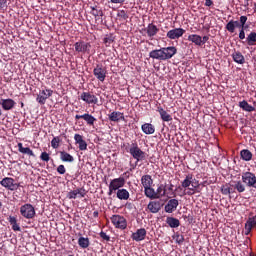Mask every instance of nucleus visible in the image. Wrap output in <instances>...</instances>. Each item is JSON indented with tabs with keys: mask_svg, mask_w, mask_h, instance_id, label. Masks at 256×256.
<instances>
[{
	"mask_svg": "<svg viewBox=\"0 0 256 256\" xmlns=\"http://www.w3.org/2000/svg\"><path fill=\"white\" fill-rule=\"evenodd\" d=\"M199 187V181H196V179L193 178L192 174L187 175L182 181V188L187 189V192L185 193L187 196L195 195Z\"/></svg>",
	"mask_w": 256,
	"mask_h": 256,
	"instance_id": "nucleus-1",
	"label": "nucleus"
},
{
	"mask_svg": "<svg viewBox=\"0 0 256 256\" xmlns=\"http://www.w3.org/2000/svg\"><path fill=\"white\" fill-rule=\"evenodd\" d=\"M125 150L136 160V163L146 158V153L139 148L137 142L132 143L130 149L125 148Z\"/></svg>",
	"mask_w": 256,
	"mask_h": 256,
	"instance_id": "nucleus-2",
	"label": "nucleus"
},
{
	"mask_svg": "<svg viewBox=\"0 0 256 256\" xmlns=\"http://www.w3.org/2000/svg\"><path fill=\"white\" fill-rule=\"evenodd\" d=\"M20 214L25 219L31 220L35 217V208L30 203L24 204L20 207Z\"/></svg>",
	"mask_w": 256,
	"mask_h": 256,
	"instance_id": "nucleus-3",
	"label": "nucleus"
},
{
	"mask_svg": "<svg viewBox=\"0 0 256 256\" xmlns=\"http://www.w3.org/2000/svg\"><path fill=\"white\" fill-rule=\"evenodd\" d=\"M241 183L245 184L249 188L256 190V175L252 172H246L242 174Z\"/></svg>",
	"mask_w": 256,
	"mask_h": 256,
	"instance_id": "nucleus-4",
	"label": "nucleus"
},
{
	"mask_svg": "<svg viewBox=\"0 0 256 256\" xmlns=\"http://www.w3.org/2000/svg\"><path fill=\"white\" fill-rule=\"evenodd\" d=\"M125 183L126 180L123 177L114 178L112 181H110L108 196H112L114 191L123 188Z\"/></svg>",
	"mask_w": 256,
	"mask_h": 256,
	"instance_id": "nucleus-5",
	"label": "nucleus"
},
{
	"mask_svg": "<svg viewBox=\"0 0 256 256\" xmlns=\"http://www.w3.org/2000/svg\"><path fill=\"white\" fill-rule=\"evenodd\" d=\"M110 222H112L113 226L116 229L125 230L127 228V220L123 216L113 215L110 217Z\"/></svg>",
	"mask_w": 256,
	"mask_h": 256,
	"instance_id": "nucleus-6",
	"label": "nucleus"
},
{
	"mask_svg": "<svg viewBox=\"0 0 256 256\" xmlns=\"http://www.w3.org/2000/svg\"><path fill=\"white\" fill-rule=\"evenodd\" d=\"M158 50L160 51V53L162 54L166 61L170 60L178 52L177 47L175 46L162 47Z\"/></svg>",
	"mask_w": 256,
	"mask_h": 256,
	"instance_id": "nucleus-7",
	"label": "nucleus"
},
{
	"mask_svg": "<svg viewBox=\"0 0 256 256\" xmlns=\"http://www.w3.org/2000/svg\"><path fill=\"white\" fill-rule=\"evenodd\" d=\"M92 74L101 83H103L105 81V79L107 78V70L105 68H102V65H97L94 68V70H92Z\"/></svg>",
	"mask_w": 256,
	"mask_h": 256,
	"instance_id": "nucleus-8",
	"label": "nucleus"
},
{
	"mask_svg": "<svg viewBox=\"0 0 256 256\" xmlns=\"http://www.w3.org/2000/svg\"><path fill=\"white\" fill-rule=\"evenodd\" d=\"M75 51L77 53H82V54H89L90 49H91V44L86 41H77L75 44Z\"/></svg>",
	"mask_w": 256,
	"mask_h": 256,
	"instance_id": "nucleus-9",
	"label": "nucleus"
},
{
	"mask_svg": "<svg viewBox=\"0 0 256 256\" xmlns=\"http://www.w3.org/2000/svg\"><path fill=\"white\" fill-rule=\"evenodd\" d=\"M53 95V90L46 89V90H41L36 96V102H38L40 105H45L46 100L52 97Z\"/></svg>",
	"mask_w": 256,
	"mask_h": 256,
	"instance_id": "nucleus-10",
	"label": "nucleus"
},
{
	"mask_svg": "<svg viewBox=\"0 0 256 256\" xmlns=\"http://www.w3.org/2000/svg\"><path fill=\"white\" fill-rule=\"evenodd\" d=\"M80 100L88 105H97L98 103L96 95H93L90 92H82V94H80Z\"/></svg>",
	"mask_w": 256,
	"mask_h": 256,
	"instance_id": "nucleus-11",
	"label": "nucleus"
},
{
	"mask_svg": "<svg viewBox=\"0 0 256 256\" xmlns=\"http://www.w3.org/2000/svg\"><path fill=\"white\" fill-rule=\"evenodd\" d=\"M1 186L9 191H16L19 188V184H15V179L6 177L0 182Z\"/></svg>",
	"mask_w": 256,
	"mask_h": 256,
	"instance_id": "nucleus-12",
	"label": "nucleus"
},
{
	"mask_svg": "<svg viewBox=\"0 0 256 256\" xmlns=\"http://www.w3.org/2000/svg\"><path fill=\"white\" fill-rule=\"evenodd\" d=\"M185 33L186 30L183 28H174L167 32V38H169V40H178L179 38H182Z\"/></svg>",
	"mask_w": 256,
	"mask_h": 256,
	"instance_id": "nucleus-13",
	"label": "nucleus"
},
{
	"mask_svg": "<svg viewBox=\"0 0 256 256\" xmlns=\"http://www.w3.org/2000/svg\"><path fill=\"white\" fill-rule=\"evenodd\" d=\"M85 197H86V190L84 188H78L66 194V198L69 200L77 199V198H85Z\"/></svg>",
	"mask_w": 256,
	"mask_h": 256,
	"instance_id": "nucleus-14",
	"label": "nucleus"
},
{
	"mask_svg": "<svg viewBox=\"0 0 256 256\" xmlns=\"http://www.w3.org/2000/svg\"><path fill=\"white\" fill-rule=\"evenodd\" d=\"M178 206H179V200L177 199L168 200L167 204H165L164 206V212L168 214L174 213L175 211H177Z\"/></svg>",
	"mask_w": 256,
	"mask_h": 256,
	"instance_id": "nucleus-15",
	"label": "nucleus"
},
{
	"mask_svg": "<svg viewBox=\"0 0 256 256\" xmlns=\"http://www.w3.org/2000/svg\"><path fill=\"white\" fill-rule=\"evenodd\" d=\"M248 21L247 16H241L239 17V21L230 20V23L236 26L239 30L247 29L248 26L246 25Z\"/></svg>",
	"mask_w": 256,
	"mask_h": 256,
	"instance_id": "nucleus-16",
	"label": "nucleus"
},
{
	"mask_svg": "<svg viewBox=\"0 0 256 256\" xmlns=\"http://www.w3.org/2000/svg\"><path fill=\"white\" fill-rule=\"evenodd\" d=\"M0 105L2 106L3 111H11L15 108L16 102L11 98L1 99Z\"/></svg>",
	"mask_w": 256,
	"mask_h": 256,
	"instance_id": "nucleus-17",
	"label": "nucleus"
},
{
	"mask_svg": "<svg viewBox=\"0 0 256 256\" xmlns=\"http://www.w3.org/2000/svg\"><path fill=\"white\" fill-rule=\"evenodd\" d=\"M81 119L86 121L88 126H94V122L97 121V119L94 116L90 115L89 113L75 116L76 121L81 120Z\"/></svg>",
	"mask_w": 256,
	"mask_h": 256,
	"instance_id": "nucleus-18",
	"label": "nucleus"
},
{
	"mask_svg": "<svg viewBox=\"0 0 256 256\" xmlns=\"http://www.w3.org/2000/svg\"><path fill=\"white\" fill-rule=\"evenodd\" d=\"M146 237V229H138L136 232L132 233L131 239L134 240L135 242H141L144 241Z\"/></svg>",
	"mask_w": 256,
	"mask_h": 256,
	"instance_id": "nucleus-19",
	"label": "nucleus"
},
{
	"mask_svg": "<svg viewBox=\"0 0 256 256\" xmlns=\"http://www.w3.org/2000/svg\"><path fill=\"white\" fill-rule=\"evenodd\" d=\"M73 139L75 140V144L79 145L80 151H86L87 150V142L83 139V136L80 134H75L73 136Z\"/></svg>",
	"mask_w": 256,
	"mask_h": 256,
	"instance_id": "nucleus-20",
	"label": "nucleus"
},
{
	"mask_svg": "<svg viewBox=\"0 0 256 256\" xmlns=\"http://www.w3.org/2000/svg\"><path fill=\"white\" fill-rule=\"evenodd\" d=\"M161 207L162 205L160 201H150L149 204H147V210H149L150 213L153 214L159 213Z\"/></svg>",
	"mask_w": 256,
	"mask_h": 256,
	"instance_id": "nucleus-21",
	"label": "nucleus"
},
{
	"mask_svg": "<svg viewBox=\"0 0 256 256\" xmlns=\"http://www.w3.org/2000/svg\"><path fill=\"white\" fill-rule=\"evenodd\" d=\"M145 31H146L147 37H149L150 39H153L157 35V33H159V28H157L155 24L150 23L149 25H147Z\"/></svg>",
	"mask_w": 256,
	"mask_h": 256,
	"instance_id": "nucleus-22",
	"label": "nucleus"
},
{
	"mask_svg": "<svg viewBox=\"0 0 256 256\" xmlns=\"http://www.w3.org/2000/svg\"><path fill=\"white\" fill-rule=\"evenodd\" d=\"M253 228H256V216L250 217L245 224V235L251 234Z\"/></svg>",
	"mask_w": 256,
	"mask_h": 256,
	"instance_id": "nucleus-23",
	"label": "nucleus"
},
{
	"mask_svg": "<svg viewBox=\"0 0 256 256\" xmlns=\"http://www.w3.org/2000/svg\"><path fill=\"white\" fill-rule=\"evenodd\" d=\"M157 113L160 114V119L164 122H171L172 121V116L163 109V107L158 106L157 107Z\"/></svg>",
	"mask_w": 256,
	"mask_h": 256,
	"instance_id": "nucleus-24",
	"label": "nucleus"
},
{
	"mask_svg": "<svg viewBox=\"0 0 256 256\" xmlns=\"http://www.w3.org/2000/svg\"><path fill=\"white\" fill-rule=\"evenodd\" d=\"M108 119L109 121H112V122L124 121V114L119 111H113L108 115Z\"/></svg>",
	"mask_w": 256,
	"mask_h": 256,
	"instance_id": "nucleus-25",
	"label": "nucleus"
},
{
	"mask_svg": "<svg viewBox=\"0 0 256 256\" xmlns=\"http://www.w3.org/2000/svg\"><path fill=\"white\" fill-rule=\"evenodd\" d=\"M117 199L127 201L130 199V192L127 189H119L116 192Z\"/></svg>",
	"mask_w": 256,
	"mask_h": 256,
	"instance_id": "nucleus-26",
	"label": "nucleus"
},
{
	"mask_svg": "<svg viewBox=\"0 0 256 256\" xmlns=\"http://www.w3.org/2000/svg\"><path fill=\"white\" fill-rule=\"evenodd\" d=\"M145 189V196L149 199H160V195L157 194L154 188L152 187H143Z\"/></svg>",
	"mask_w": 256,
	"mask_h": 256,
	"instance_id": "nucleus-27",
	"label": "nucleus"
},
{
	"mask_svg": "<svg viewBox=\"0 0 256 256\" xmlns=\"http://www.w3.org/2000/svg\"><path fill=\"white\" fill-rule=\"evenodd\" d=\"M141 129L145 135H153L155 134V130H156L155 126L150 123L142 124Z\"/></svg>",
	"mask_w": 256,
	"mask_h": 256,
	"instance_id": "nucleus-28",
	"label": "nucleus"
},
{
	"mask_svg": "<svg viewBox=\"0 0 256 256\" xmlns=\"http://www.w3.org/2000/svg\"><path fill=\"white\" fill-rule=\"evenodd\" d=\"M232 60L239 65H243L245 63L244 55L241 52L235 51L231 54Z\"/></svg>",
	"mask_w": 256,
	"mask_h": 256,
	"instance_id": "nucleus-29",
	"label": "nucleus"
},
{
	"mask_svg": "<svg viewBox=\"0 0 256 256\" xmlns=\"http://www.w3.org/2000/svg\"><path fill=\"white\" fill-rule=\"evenodd\" d=\"M239 156H241L242 161L246 162L252 161L253 158V154L251 151H249V149H242L239 152Z\"/></svg>",
	"mask_w": 256,
	"mask_h": 256,
	"instance_id": "nucleus-30",
	"label": "nucleus"
},
{
	"mask_svg": "<svg viewBox=\"0 0 256 256\" xmlns=\"http://www.w3.org/2000/svg\"><path fill=\"white\" fill-rule=\"evenodd\" d=\"M165 222H167V225L171 229H177L179 226H181V222L179 221L178 218L167 217V220Z\"/></svg>",
	"mask_w": 256,
	"mask_h": 256,
	"instance_id": "nucleus-31",
	"label": "nucleus"
},
{
	"mask_svg": "<svg viewBox=\"0 0 256 256\" xmlns=\"http://www.w3.org/2000/svg\"><path fill=\"white\" fill-rule=\"evenodd\" d=\"M17 147H18V152L28 155L30 157H35L34 151H32L31 148L23 147V143H18Z\"/></svg>",
	"mask_w": 256,
	"mask_h": 256,
	"instance_id": "nucleus-32",
	"label": "nucleus"
},
{
	"mask_svg": "<svg viewBox=\"0 0 256 256\" xmlns=\"http://www.w3.org/2000/svg\"><path fill=\"white\" fill-rule=\"evenodd\" d=\"M149 57L158 61H166L165 57L159 49H154L152 52H149Z\"/></svg>",
	"mask_w": 256,
	"mask_h": 256,
	"instance_id": "nucleus-33",
	"label": "nucleus"
},
{
	"mask_svg": "<svg viewBox=\"0 0 256 256\" xmlns=\"http://www.w3.org/2000/svg\"><path fill=\"white\" fill-rule=\"evenodd\" d=\"M239 108L242 109V111L248 112V113H252L253 111H255V107L251 106L247 100H242L241 102H239Z\"/></svg>",
	"mask_w": 256,
	"mask_h": 256,
	"instance_id": "nucleus-34",
	"label": "nucleus"
},
{
	"mask_svg": "<svg viewBox=\"0 0 256 256\" xmlns=\"http://www.w3.org/2000/svg\"><path fill=\"white\" fill-rule=\"evenodd\" d=\"M140 182L142 183L143 188L152 187V184H153L152 176L150 175L142 176V178L140 179Z\"/></svg>",
	"mask_w": 256,
	"mask_h": 256,
	"instance_id": "nucleus-35",
	"label": "nucleus"
},
{
	"mask_svg": "<svg viewBox=\"0 0 256 256\" xmlns=\"http://www.w3.org/2000/svg\"><path fill=\"white\" fill-rule=\"evenodd\" d=\"M242 43H246V45H248V46H255L256 32H250L248 37H246V40L242 41Z\"/></svg>",
	"mask_w": 256,
	"mask_h": 256,
	"instance_id": "nucleus-36",
	"label": "nucleus"
},
{
	"mask_svg": "<svg viewBox=\"0 0 256 256\" xmlns=\"http://www.w3.org/2000/svg\"><path fill=\"white\" fill-rule=\"evenodd\" d=\"M60 159L62 162H68V163L74 162V156H72L71 154H68L65 151H60Z\"/></svg>",
	"mask_w": 256,
	"mask_h": 256,
	"instance_id": "nucleus-37",
	"label": "nucleus"
},
{
	"mask_svg": "<svg viewBox=\"0 0 256 256\" xmlns=\"http://www.w3.org/2000/svg\"><path fill=\"white\" fill-rule=\"evenodd\" d=\"M7 221H9L13 231H21L19 224H17L16 216H9V218H7Z\"/></svg>",
	"mask_w": 256,
	"mask_h": 256,
	"instance_id": "nucleus-38",
	"label": "nucleus"
},
{
	"mask_svg": "<svg viewBox=\"0 0 256 256\" xmlns=\"http://www.w3.org/2000/svg\"><path fill=\"white\" fill-rule=\"evenodd\" d=\"M187 41L194 43L195 46H201V36L197 34H191L187 37Z\"/></svg>",
	"mask_w": 256,
	"mask_h": 256,
	"instance_id": "nucleus-39",
	"label": "nucleus"
},
{
	"mask_svg": "<svg viewBox=\"0 0 256 256\" xmlns=\"http://www.w3.org/2000/svg\"><path fill=\"white\" fill-rule=\"evenodd\" d=\"M77 244L82 249H87L90 246V241L88 237H79V240H77Z\"/></svg>",
	"mask_w": 256,
	"mask_h": 256,
	"instance_id": "nucleus-40",
	"label": "nucleus"
},
{
	"mask_svg": "<svg viewBox=\"0 0 256 256\" xmlns=\"http://www.w3.org/2000/svg\"><path fill=\"white\" fill-rule=\"evenodd\" d=\"M90 9H91L90 14L96 19L97 17L104 16V13L102 12V10L98 9L97 6H91Z\"/></svg>",
	"mask_w": 256,
	"mask_h": 256,
	"instance_id": "nucleus-41",
	"label": "nucleus"
},
{
	"mask_svg": "<svg viewBox=\"0 0 256 256\" xmlns=\"http://www.w3.org/2000/svg\"><path fill=\"white\" fill-rule=\"evenodd\" d=\"M233 187L240 194L245 192V185L242 184V181H236Z\"/></svg>",
	"mask_w": 256,
	"mask_h": 256,
	"instance_id": "nucleus-42",
	"label": "nucleus"
},
{
	"mask_svg": "<svg viewBox=\"0 0 256 256\" xmlns=\"http://www.w3.org/2000/svg\"><path fill=\"white\" fill-rule=\"evenodd\" d=\"M220 192L224 196L233 194V192H231L230 184L223 185L222 188L220 189Z\"/></svg>",
	"mask_w": 256,
	"mask_h": 256,
	"instance_id": "nucleus-43",
	"label": "nucleus"
},
{
	"mask_svg": "<svg viewBox=\"0 0 256 256\" xmlns=\"http://www.w3.org/2000/svg\"><path fill=\"white\" fill-rule=\"evenodd\" d=\"M61 139L59 136H55L53 140H51V148L57 149L60 147Z\"/></svg>",
	"mask_w": 256,
	"mask_h": 256,
	"instance_id": "nucleus-44",
	"label": "nucleus"
},
{
	"mask_svg": "<svg viewBox=\"0 0 256 256\" xmlns=\"http://www.w3.org/2000/svg\"><path fill=\"white\" fill-rule=\"evenodd\" d=\"M156 194H158L160 196V198L165 197V194H167V189L165 188V186L163 184L158 186Z\"/></svg>",
	"mask_w": 256,
	"mask_h": 256,
	"instance_id": "nucleus-45",
	"label": "nucleus"
},
{
	"mask_svg": "<svg viewBox=\"0 0 256 256\" xmlns=\"http://www.w3.org/2000/svg\"><path fill=\"white\" fill-rule=\"evenodd\" d=\"M115 42V37H113L112 35L106 36L104 38V44L106 46V48L111 47V44Z\"/></svg>",
	"mask_w": 256,
	"mask_h": 256,
	"instance_id": "nucleus-46",
	"label": "nucleus"
},
{
	"mask_svg": "<svg viewBox=\"0 0 256 256\" xmlns=\"http://www.w3.org/2000/svg\"><path fill=\"white\" fill-rule=\"evenodd\" d=\"M175 240L178 245H182L185 242V237L182 234H176Z\"/></svg>",
	"mask_w": 256,
	"mask_h": 256,
	"instance_id": "nucleus-47",
	"label": "nucleus"
},
{
	"mask_svg": "<svg viewBox=\"0 0 256 256\" xmlns=\"http://www.w3.org/2000/svg\"><path fill=\"white\" fill-rule=\"evenodd\" d=\"M40 160H42L44 162H49L50 155L46 151H44V152H42V154H40Z\"/></svg>",
	"mask_w": 256,
	"mask_h": 256,
	"instance_id": "nucleus-48",
	"label": "nucleus"
},
{
	"mask_svg": "<svg viewBox=\"0 0 256 256\" xmlns=\"http://www.w3.org/2000/svg\"><path fill=\"white\" fill-rule=\"evenodd\" d=\"M236 28L237 27L233 25L230 21L226 25V30L228 31V33H234Z\"/></svg>",
	"mask_w": 256,
	"mask_h": 256,
	"instance_id": "nucleus-49",
	"label": "nucleus"
},
{
	"mask_svg": "<svg viewBox=\"0 0 256 256\" xmlns=\"http://www.w3.org/2000/svg\"><path fill=\"white\" fill-rule=\"evenodd\" d=\"M99 237H101L102 239H104V241L109 242L111 241V237H109L107 235V233H105L104 231H101V233H99Z\"/></svg>",
	"mask_w": 256,
	"mask_h": 256,
	"instance_id": "nucleus-50",
	"label": "nucleus"
},
{
	"mask_svg": "<svg viewBox=\"0 0 256 256\" xmlns=\"http://www.w3.org/2000/svg\"><path fill=\"white\" fill-rule=\"evenodd\" d=\"M57 173L60 175H64L66 173V169L64 165H58Z\"/></svg>",
	"mask_w": 256,
	"mask_h": 256,
	"instance_id": "nucleus-51",
	"label": "nucleus"
},
{
	"mask_svg": "<svg viewBox=\"0 0 256 256\" xmlns=\"http://www.w3.org/2000/svg\"><path fill=\"white\" fill-rule=\"evenodd\" d=\"M245 30L246 29H239V40H241V41L246 39V37H245Z\"/></svg>",
	"mask_w": 256,
	"mask_h": 256,
	"instance_id": "nucleus-52",
	"label": "nucleus"
},
{
	"mask_svg": "<svg viewBox=\"0 0 256 256\" xmlns=\"http://www.w3.org/2000/svg\"><path fill=\"white\" fill-rule=\"evenodd\" d=\"M119 17L123 18L124 20L129 19V15L126 13L125 10H121Z\"/></svg>",
	"mask_w": 256,
	"mask_h": 256,
	"instance_id": "nucleus-53",
	"label": "nucleus"
},
{
	"mask_svg": "<svg viewBox=\"0 0 256 256\" xmlns=\"http://www.w3.org/2000/svg\"><path fill=\"white\" fill-rule=\"evenodd\" d=\"M126 1H127V0H110V3L122 5V4L125 3Z\"/></svg>",
	"mask_w": 256,
	"mask_h": 256,
	"instance_id": "nucleus-54",
	"label": "nucleus"
},
{
	"mask_svg": "<svg viewBox=\"0 0 256 256\" xmlns=\"http://www.w3.org/2000/svg\"><path fill=\"white\" fill-rule=\"evenodd\" d=\"M209 40V37L208 36H204V37H201V46H203L204 44H206Z\"/></svg>",
	"mask_w": 256,
	"mask_h": 256,
	"instance_id": "nucleus-55",
	"label": "nucleus"
},
{
	"mask_svg": "<svg viewBox=\"0 0 256 256\" xmlns=\"http://www.w3.org/2000/svg\"><path fill=\"white\" fill-rule=\"evenodd\" d=\"M212 5H214V2L211 0H205V6L206 7H211Z\"/></svg>",
	"mask_w": 256,
	"mask_h": 256,
	"instance_id": "nucleus-56",
	"label": "nucleus"
},
{
	"mask_svg": "<svg viewBox=\"0 0 256 256\" xmlns=\"http://www.w3.org/2000/svg\"><path fill=\"white\" fill-rule=\"evenodd\" d=\"M92 217L98 218V211H94V212L92 213Z\"/></svg>",
	"mask_w": 256,
	"mask_h": 256,
	"instance_id": "nucleus-57",
	"label": "nucleus"
},
{
	"mask_svg": "<svg viewBox=\"0 0 256 256\" xmlns=\"http://www.w3.org/2000/svg\"><path fill=\"white\" fill-rule=\"evenodd\" d=\"M6 4V0H0V7H3Z\"/></svg>",
	"mask_w": 256,
	"mask_h": 256,
	"instance_id": "nucleus-58",
	"label": "nucleus"
},
{
	"mask_svg": "<svg viewBox=\"0 0 256 256\" xmlns=\"http://www.w3.org/2000/svg\"><path fill=\"white\" fill-rule=\"evenodd\" d=\"M173 188H174V185L171 184V185H169V187H168L167 190H168V191H172Z\"/></svg>",
	"mask_w": 256,
	"mask_h": 256,
	"instance_id": "nucleus-59",
	"label": "nucleus"
},
{
	"mask_svg": "<svg viewBox=\"0 0 256 256\" xmlns=\"http://www.w3.org/2000/svg\"><path fill=\"white\" fill-rule=\"evenodd\" d=\"M253 11L256 14V2L254 3Z\"/></svg>",
	"mask_w": 256,
	"mask_h": 256,
	"instance_id": "nucleus-60",
	"label": "nucleus"
},
{
	"mask_svg": "<svg viewBox=\"0 0 256 256\" xmlns=\"http://www.w3.org/2000/svg\"><path fill=\"white\" fill-rule=\"evenodd\" d=\"M20 106H21V108H23V107H24V103H23V102H21Z\"/></svg>",
	"mask_w": 256,
	"mask_h": 256,
	"instance_id": "nucleus-61",
	"label": "nucleus"
},
{
	"mask_svg": "<svg viewBox=\"0 0 256 256\" xmlns=\"http://www.w3.org/2000/svg\"><path fill=\"white\" fill-rule=\"evenodd\" d=\"M126 206H131V203H127V204H125Z\"/></svg>",
	"mask_w": 256,
	"mask_h": 256,
	"instance_id": "nucleus-62",
	"label": "nucleus"
},
{
	"mask_svg": "<svg viewBox=\"0 0 256 256\" xmlns=\"http://www.w3.org/2000/svg\"><path fill=\"white\" fill-rule=\"evenodd\" d=\"M253 105L256 107V101L253 102Z\"/></svg>",
	"mask_w": 256,
	"mask_h": 256,
	"instance_id": "nucleus-63",
	"label": "nucleus"
},
{
	"mask_svg": "<svg viewBox=\"0 0 256 256\" xmlns=\"http://www.w3.org/2000/svg\"><path fill=\"white\" fill-rule=\"evenodd\" d=\"M68 256H74V255H68Z\"/></svg>",
	"mask_w": 256,
	"mask_h": 256,
	"instance_id": "nucleus-64",
	"label": "nucleus"
}]
</instances>
